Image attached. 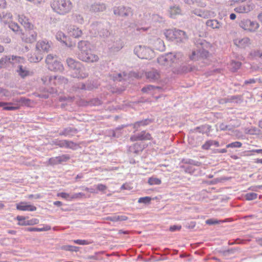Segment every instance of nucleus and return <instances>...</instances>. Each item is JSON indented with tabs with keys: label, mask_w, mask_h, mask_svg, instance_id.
<instances>
[{
	"label": "nucleus",
	"mask_w": 262,
	"mask_h": 262,
	"mask_svg": "<svg viewBox=\"0 0 262 262\" xmlns=\"http://www.w3.org/2000/svg\"><path fill=\"white\" fill-rule=\"evenodd\" d=\"M78 48L79 51L77 57L80 60L86 62H95L98 61L99 57L92 51L89 42L85 40L80 41L78 43Z\"/></svg>",
	"instance_id": "obj_1"
},
{
	"label": "nucleus",
	"mask_w": 262,
	"mask_h": 262,
	"mask_svg": "<svg viewBox=\"0 0 262 262\" xmlns=\"http://www.w3.org/2000/svg\"><path fill=\"white\" fill-rule=\"evenodd\" d=\"M184 56L181 52L168 53L159 57L158 62L161 66L171 67L173 64H178L183 60Z\"/></svg>",
	"instance_id": "obj_2"
},
{
	"label": "nucleus",
	"mask_w": 262,
	"mask_h": 262,
	"mask_svg": "<svg viewBox=\"0 0 262 262\" xmlns=\"http://www.w3.org/2000/svg\"><path fill=\"white\" fill-rule=\"evenodd\" d=\"M68 67L72 70L71 76L74 78L83 79L88 76L85 68L79 61L69 57L66 60Z\"/></svg>",
	"instance_id": "obj_3"
},
{
	"label": "nucleus",
	"mask_w": 262,
	"mask_h": 262,
	"mask_svg": "<svg viewBox=\"0 0 262 262\" xmlns=\"http://www.w3.org/2000/svg\"><path fill=\"white\" fill-rule=\"evenodd\" d=\"M53 11L60 15H65L69 13L73 8L71 0H53L51 3Z\"/></svg>",
	"instance_id": "obj_4"
},
{
	"label": "nucleus",
	"mask_w": 262,
	"mask_h": 262,
	"mask_svg": "<svg viewBox=\"0 0 262 262\" xmlns=\"http://www.w3.org/2000/svg\"><path fill=\"white\" fill-rule=\"evenodd\" d=\"M164 35L167 39L177 42H183L187 39V35L184 31L176 29L166 30Z\"/></svg>",
	"instance_id": "obj_5"
},
{
	"label": "nucleus",
	"mask_w": 262,
	"mask_h": 262,
	"mask_svg": "<svg viewBox=\"0 0 262 262\" xmlns=\"http://www.w3.org/2000/svg\"><path fill=\"white\" fill-rule=\"evenodd\" d=\"M46 62L48 69L51 71L62 72L64 69L63 66L61 63L59 59L56 55L52 54L48 55L46 59Z\"/></svg>",
	"instance_id": "obj_6"
},
{
	"label": "nucleus",
	"mask_w": 262,
	"mask_h": 262,
	"mask_svg": "<svg viewBox=\"0 0 262 262\" xmlns=\"http://www.w3.org/2000/svg\"><path fill=\"white\" fill-rule=\"evenodd\" d=\"M134 53L142 59H151L155 56L154 50L145 46H137L134 49Z\"/></svg>",
	"instance_id": "obj_7"
},
{
	"label": "nucleus",
	"mask_w": 262,
	"mask_h": 262,
	"mask_svg": "<svg viewBox=\"0 0 262 262\" xmlns=\"http://www.w3.org/2000/svg\"><path fill=\"white\" fill-rule=\"evenodd\" d=\"M25 29V31L21 33V40L26 43H32L36 41L37 33L34 26L32 25V27H29Z\"/></svg>",
	"instance_id": "obj_8"
},
{
	"label": "nucleus",
	"mask_w": 262,
	"mask_h": 262,
	"mask_svg": "<svg viewBox=\"0 0 262 262\" xmlns=\"http://www.w3.org/2000/svg\"><path fill=\"white\" fill-rule=\"evenodd\" d=\"M24 62V58L20 56H12V57H10L9 56H6L0 59V68H6L10 63L14 64L16 63H23Z\"/></svg>",
	"instance_id": "obj_9"
},
{
	"label": "nucleus",
	"mask_w": 262,
	"mask_h": 262,
	"mask_svg": "<svg viewBox=\"0 0 262 262\" xmlns=\"http://www.w3.org/2000/svg\"><path fill=\"white\" fill-rule=\"evenodd\" d=\"M239 26L244 30L254 32L259 28V24L256 21H252L249 19H243L239 23Z\"/></svg>",
	"instance_id": "obj_10"
},
{
	"label": "nucleus",
	"mask_w": 262,
	"mask_h": 262,
	"mask_svg": "<svg viewBox=\"0 0 262 262\" xmlns=\"http://www.w3.org/2000/svg\"><path fill=\"white\" fill-rule=\"evenodd\" d=\"M113 12L115 15L123 17H129L133 14L132 9L129 7L124 6L114 7Z\"/></svg>",
	"instance_id": "obj_11"
},
{
	"label": "nucleus",
	"mask_w": 262,
	"mask_h": 262,
	"mask_svg": "<svg viewBox=\"0 0 262 262\" xmlns=\"http://www.w3.org/2000/svg\"><path fill=\"white\" fill-rule=\"evenodd\" d=\"M254 4L250 0L246 4H243L236 7L234 10L238 13H248L254 8Z\"/></svg>",
	"instance_id": "obj_12"
},
{
	"label": "nucleus",
	"mask_w": 262,
	"mask_h": 262,
	"mask_svg": "<svg viewBox=\"0 0 262 262\" xmlns=\"http://www.w3.org/2000/svg\"><path fill=\"white\" fill-rule=\"evenodd\" d=\"M51 42L47 40L38 41L36 45V51L41 53L48 52L51 48Z\"/></svg>",
	"instance_id": "obj_13"
},
{
	"label": "nucleus",
	"mask_w": 262,
	"mask_h": 262,
	"mask_svg": "<svg viewBox=\"0 0 262 262\" xmlns=\"http://www.w3.org/2000/svg\"><path fill=\"white\" fill-rule=\"evenodd\" d=\"M55 145L61 148H66L70 149H75L77 147V144L71 141L67 140H56L54 141Z\"/></svg>",
	"instance_id": "obj_14"
},
{
	"label": "nucleus",
	"mask_w": 262,
	"mask_h": 262,
	"mask_svg": "<svg viewBox=\"0 0 262 262\" xmlns=\"http://www.w3.org/2000/svg\"><path fill=\"white\" fill-rule=\"evenodd\" d=\"M13 15L9 11L0 12V23L5 25H8L12 20Z\"/></svg>",
	"instance_id": "obj_15"
},
{
	"label": "nucleus",
	"mask_w": 262,
	"mask_h": 262,
	"mask_svg": "<svg viewBox=\"0 0 262 262\" xmlns=\"http://www.w3.org/2000/svg\"><path fill=\"white\" fill-rule=\"evenodd\" d=\"M192 13L204 18L214 17L216 15L213 11L201 9H195L193 10Z\"/></svg>",
	"instance_id": "obj_16"
},
{
	"label": "nucleus",
	"mask_w": 262,
	"mask_h": 262,
	"mask_svg": "<svg viewBox=\"0 0 262 262\" xmlns=\"http://www.w3.org/2000/svg\"><path fill=\"white\" fill-rule=\"evenodd\" d=\"M16 209L21 211H34L37 208L35 206L29 204L27 202H21L16 204Z\"/></svg>",
	"instance_id": "obj_17"
},
{
	"label": "nucleus",
	"mask_w": 262,
	"mask_h": 262,
	"mask_svg": "<svg viewBox=\"0 0 262 262\" xmlns=\"http://www.w3.org/2000/svg\"><path fill=\"white\" fill-rule=\"evenodd\" d=\"M233 42L235 46L241 48H245L250 44V40L248 37L237 38L234 39Z\"/></svg>",
	"instance_id": "obj_18"
},
{
	"label": "nucleus",
	"mask_w": 262,
	"mask_h": 262,
	"mask_svg": "<svg viewBox=\"0 0 262 262\" xmlns=\"http://www.w3.org/2000/svg\"><path fill=\"white\" fill-rule=\"evenodd\" d=\"M69 35L74 38H79L82 35V30L77 26H72L68 28Z\"/></svg>",
	"instance_id": "obj_19"
},
{
	"label": "nucleus",
	"mask_w": 262,
	"mask_h": 262,
	"mask_svg": "<svg viewBox=\"0 0 262 262\" xmlns=\"http://www.w3.org/2000/svg\"><path fill=\"white\" fill-rule=\"evenodd\" d=\"M41 80L44 84L51 87L52 89L56 87V85L57 84L56 82V76H46L43 77Z\"/></svg>",
	"instance_id": "obj_20"
},
{
	"label": "nucleus",
	"mask_w": 262,
	"mask_h": 262,
	"mask_svg": "<svg viewBox=\"0 0 262 262\" xmlns=\"http://www.w3.org/2000/svg\"><path fill=\"white\" fill-rule=\"evenodd\" d=\"M101 27L102 25L98 22L96 21L92 23L90 27V33L93 36H97L98 35L101 36V32L99 31L100 29L102 28Z\"/></svg>",
	"instance_id": "obj_21"
},
{
	"label": "nucleus",
	"mask_w": 262,
	"mask_h": 262,
	"mask_svg": "<svg viewBox=\"0 0 262 262\" xmlns=\"http://www.w3.org/2000/svg\"><path fill=\"white\" fill-rule=\"evenodd\" d=\"M161 89L159 87H156L151 85H148L142 89V91L144 93H147L154 96L156 94L160 92Z\"/></svg>",
	"instance_id": "obj_22"
},
{
	"label": "nucleus",
	"mask_w": 262,
	"mask_h": 262,
	"mask_svg": "<svg viewBox=\"0 0 262 262\" xmlns=\"http://www.w3.org/2000/svg\"><path fill=\"white\" fill-rule=\"evenodd\" d=\"M18 22L25 28L32 27L33 25L30 21V19L24 14H20L17 15Z\"/></svg>",
	"instance_id": "obj_23"
},
{
	"label": "nucleus",
	"mask_w": 262,
	"mask_h": 262,
	"mask_svg": "<svg viewBox=\"0 0 262 262\" xmlns=\"http://www.w3.org/2000/svg\"><path fill=\"white\" fill-rule=\"evenodd\" d=\"M69 159V157L67 155H62L50 158L49 160V164L52 165H56L61 163L62 162H66Z\"/></svg>",
	"instance_id": "obj_24"
},
{
	"label": "nucleus",
	"mask_w": 262,
	"mask_h": 262,
	"mask_svg": "<svg viewBox=\"0 0 262 262\" xmlns=\"http://www.w3.org/2000/svg\"><path fill=\"white\" fill-rule=\"evenodd\" d=\"M16 71L21 78H25L32 74V73L27 67L21 64L18 66Z\"/></svg>",
	"instance_id": "obj_25"
},
{
	"label": "nucleus",
	"mask_w": 262,
	"mask_h": 262,
	"mask_svg": "<svg viewBox=\"0 0 262 262\" xmlns=\"http://www.w3.org/2000/svg\"><path fill=\"white\" fill-rule=\"evenodd\" d=\"M106 9V6L104 3H94L92 4L90 8V11L92 12H99L104 11Z\"/></svg>",
	"instance_id": "obj_26"
},
{
	"label": "nucleus",
	"mask_w": 262,
	"mask_h": 262,
	"mask_svg": "<svg viewBox=\"0 0 262 262\" xmlns=\"http://www.w3.org/2000/svg\"><path fill=\"white\" fill-rule=\"evenodd\" d=\"M206 25L212 29H219L222 27V24L217 20L213 19L207 20L206 21Z\"/></svg>",
	"instance_id": "obj_27"
},
{
	"label": "nucleus",
	"mask_w": 262,
	"mask_h": 262,
	"mask_svg": "<svg viewBox=\"0 0 262 262\" xmlns=\"http://www.w3.org/2000/svg\"><path fill=\"white\" fill-rule=\"evenodd\" d=\"M55 37L57 40L60 41L61 43L64 44L66 46L71 47L72 46L67 42V36L65 34L61 31H58Z\"/></svg>",
	"instance_id": "obj_28"
},
{
	"label": "nucleus",
	"mask_w": 262,
	"mask_h": 262,
	"mask_svg": "<svg viewBox=\"0 0 262 262\" xmlns=\"http://www.w3.org/2000/svg\"><path fill=\"white\" fill-rule=\"evenodd\" d=\"M146 76L150 81L158 80L160 77V73L156 70L154 69L146 72Z\"/></svg>",
	"instance_id": "obj_29"
},
{
	"label": "nucleus",
	"mask_w": 262,
	"mask_h": 262,
	"mask_svg": "<svg viewBox=\"0 0 262 262\" xmlns=\"http://www.w3.org/2000/svg\"><path fill=\"white\" fill-rule=\"evenodd\" d=\"M77 133V129L72 127H67L60 132L59 135L66 137H71Z\"/></svg>",
	"instance_id": "obj_30"
},
{
	"label": "nucleus",
	"mask_w": 262,
	"mask_h": 262,
	"mask_svg": "<svg viewBox=\"0 0 262 262\" xmlns=\"http://www.w3.org/2000/svg\"><path fill=\"white\" fill-rule=\"evenodd\" d=\"M197 70V68L195 66L190 64H183L181 66L179 70L180 73H186L191 71Z\"/></svg>",
	"instance_id": "obj_31"
},
{
	"label": "nucleus",
	"mask_w": 262,
	"mask_h": 262,
	"mask_svg": "<svg viewBox=\"0 0 262 262\" xmlns=\"http://www.w3.org/2000/svg\"><path fill=\"white\" fill-rule=\"evenodd\" d=\"M153 45L155 49L157 50L163 51L165 49L164 41L160 38H157L155 40L153 43Z\"/></svg>",
	"instance_id": "obj_32"
},
{
	"label": "nucleus",
	"mask_w": 262,
	"mask_h": 262,
	"mask_svg": "<svg viewBox=\"0 0 262 262\" xmlns=\"http://www.w3.org/2000/svg\"><path fill=\"white\" fill-rule=\"evenodd\" d=\"M28 58L31 62H38L43 58V55L41 53L36 51L34 55H28Z\"/></svg>",
	"instance_id": "obj_33"
},
{
	"label": "nucleus",
	"mask_w": 262,
	"mask_h": 262,
	"mask_svg": "<svg viewBox=\"0 0 262 262\" xmlns=\"http://www.w3.org/2000/svg\"><path fill=\"white\" fill-rule=\"evenodd\" d=\"M51 229V227L48 225H43L42 228L29 227L25 229V230L29 232H41L48 231Z\"/></svg>",
	"instance_id": "obj_34"
},
{
	"label": "nucleus",
	"mask_w": 262,
	"mask_h": 262,
	"mask_svg": "<svg viewBox=\"0 0 262 262\" xmlns=\"http://www.w3.org/2000/svg\"><path fill=\"white\" fill-rule=\"evenodd\" d=\"M151 122V120L150 119H146L145 120H143L140 121L136 122L133 125V127L136 130L138 129L140 126H143L147 125Z\"/></svg>",
	"instance_id": "obj_35"
},
{
	"label": "nucleus",
	"mask_w": 262,
	"mask_h": 262,
	"mask_svg": "<svg viewBox=\"0 0 262 262\" xmlns=\"http://www.w3.org/2000/svg\"><path fill=\"white\" fill-rule=\"evenodd\" d=\"M56 82L57 83L56 87L59 88L68 83V79L62 76H56Z\"/></svg>",
	"instance_id": "obj_36"
},
{
	"label": "nucleus",
	"mask_w": 262,
	"mask_h": 262,
	"mask_svg": "<svg viewBox=\"0 0 262 262\" xmlns=\"http://www.w3.org/2000/svg\"><path fill=\"white\" fill-rule=\"evenodd\" d=\"M127 217L125 216H119V215H113L107 216L106 218V220L111 221L114 222L118 221H122L126 220Z\"/></svg>",
	"instance_id": "obj_37"
},
{
	"label": "nucleus",
	"mask_w": 262,
	"mask_h": 262,
	"mask_svg": "<svg viewBox=\"0 0 262 262\" xmlns=\"http://www.w3.org/2000/svg\"><path fill=\"white\" fill-rule=\"evenodd\" d=\"M138 138L139 140H149L151 139L150 134L145 131H142L138 134Z\"/></svg>",
	"instance_id": "obj_38"
},
{
	"label": "nucleus",
	"mask_w": 262,
	"mask_h": 262,
	"mask_svg": "<svg viewBox=\"0 0 262 262\" xmlns=\"http://www.w3.org/2000/svg\"><path fill=\"white\" fill-rule=\"evenodd\" d=\"M169 14L171 17H174L177 14H179L181 12V10L178 6H172L170 8Z\"/></svg>",
	"instance_id": "obj_39"
},
{
	"label": "nucleus",
	"mask_w": 262,
	"mask_h": 262,
	"mask_svg": "<svg viewBox=\"0 0 262 262\" xmlns=\"http://www.w3.org/2000/svg\"><path fill=\"white\" fill-rule=\"evenodd\" d=\"M8 25L9 28L15 32L19 33L21 31L19 25L16 23L13 22L12 20L8 24Z\"/></svg>",
	"instance_id": "obj_40"
},
{
	"label": "nucleus",
	"mask_w": 262,
	"mask_h": 262,
	"mask_svg": "<svg viewBox=\"0 0 262 262\" xmlns=\"http://www.w3.org/2000/svg\"><path fill=\"white\" fill-rule=\"evenodd\" d=\"M241 66V62L232 60L230 64L229 68L233 72H235L239 69Z\"/></svg>",
	"instance_id": "obj_41"
},
{
	"label": "nucleus",
	"mask_w": 262,
	"mask_h": 262,
	"mask_svg": "<svg viewBox=\"0 0 262 262\" xmlns=\"http://www.w3.org/2000/svg\"><path fill=\"white\" fill-rule=\"evenodd\" d=\"M148 183L150 185H158L161 184V180L157 178L152 177L148 179Z\"/></svg>",
	"instance_id": "obj_42"
},
{
	"label": "nucleus",
	"mask_w": 262,
	"mask_h": 262,
	"mask_svg": "<svg viewBox=\"0 0 262 262\" xmlns=\"http://www.w3.org/2000/svg\"><path fill=\"white\" fill-rule=\"evenodd\" d=\"M73 243L79 245H88L92 244L93 242L92 240L76 239L73 241Z\"/></svg>",
	"instance_id": "obj_43"
},
{
	"label": "nucleus",
	"mask_w": 262,
	"mask_h": 262,
	"mask_svg": "<svg viewBox=\"0 0 262 262\" xmlns=\"http://www.w3.org/2000/svg\"><path fill=\"white\" fill-rule=\"evenodd\" d=\"M14 95V93L13 92H9L7 90L3 89L0 88V96H5V97H11L12 96Z\"/></svg>",
	"instance_id": "obj_44"
},
{
	"label": "nucleus",
	"mask_w": 262,
	"mask_h": 262,
	"mask_svg": "<svg viewBox=\"0 0 262 262\" xmlns=\"http://www.w3.org/2000/svg\"><path fill=\"white\" fill-rule=\"evenodd\" d=\"M257 194L254 192H249L245 194L244 197L246 200L251 201L255 200L257 197Z\"/></svg>",
	"instance_id": "obj_45"
},
{
	"label": "nucleus",
	"mask_w": 262,
	"mask_h": 262,
	"mask_svg": "<svg viewBox=\"0 0 262 262\" xmlns=\"http://www.w3.org/2000/svg\"><path fill=\"white\" fill-rule=\"evenodd\" d=\"M57 196L58 197H61L67 201H71V194L66 192H59L57 194Z\"/></svg>",
	"instance_id": "obj_46"
},
{
	"label": "nucleus",
	"mask_w": 262,
	"mask_h": 262,
	"mask_svg": "<svg viewBox=\"0 0 262 262\" xmlns=\"http://www.w3.org/2000/svg\"><path fill=\"white\" fill-rule=\"evenodd\" d=\"M224 222L223 220H217L214 219H210L206 221V223L208 225H214Z\"/></svg>",
	"instance_id": "obj_47"
},
{
	"label": "nucleus",
	"mask_w": 262,
	"mask_h": 262,
	"mask_svg": "<svg viewBox=\"0 0 262 262\" xmlns=\"http://www.w3.org/2000/svg\"><path fill=\"white\" fill-rule=\"evenodd\" d=\"M242 145L241 142L238 141L234 142L226 145L227 148H239Z\"/></svg>",
	"instance_id": "obj_48"
},
{
	"label": "nucleus",
	"mask_w": 262,
	"mask_h": 262,
	"mask_svg": "<svg viewBox=\"0 0 262 262\" xmlns=\"http://www.w3.org/2000/svg\"><path fill=\"white\" fill-rule=\"evenodd\" d=\"M14 104L12 103L11 105H6L3 106V110L6 111H15L18 109L19 107L15 105L14 106H12Z\"/></svg>",
	"instance_id": "obj_49"
},
{
	"label": "nucleus",
	"mask_w": 262,
	"mask_h": 262,
	"mask_svg": "<svg viewBox=\"0 0 262 262\" xmlns=\"http://www.w3.org/2000/svg\"><path fill=\"white\" fill-rule=\"evenodd\" d=\"M151 198L149 196H145L139 199L138 202L139 203L148 204L151 201Z\"/></svg>",
	"instance_id": "obj_50"
},
{
	"label": "nucleus",
	"mask_w": 262,
	"mask_h": 262,
	"mask_svg": "<svg viewBox=\"0 0 262 262\" xmlns=\"http://www.w3.org/2000/svg\"><path fill=\"white\" fill-rule=\"evenodd\" d=\"M18 221V224L20 226H27V224H24L27 223V221H26V217L23 216H17L16 217Z\"/></svg>",
	"instance_id": "obj_51"
},
{
	"label": "nucleus",
	"mask_w": 262,
	"mask_h": 262,
	"mask_svg": "<svg viewBox=\"0 0 262 262\" xmlns=\"http://www.w3.org/2000/svg\"><path fill=\"white\" fill-rule=\"evenodd\" d=\"M94 187L96 188L98 192H104L107 189L106 186L102 184H99L98 185H94Z\"/></svg>",
	"instance_id": "obj_52"
},
{
	"label": "nucleus",
	"mask_w": 262,
	"mask_h": 262,
	"mask_svg": "<svg viewBox=\"0 0 262 262\" xmlns=\"http://www.w3.org/2000/svg\"><path fill=\"white\" fill-rule=\"evenodd\" d=\"M65 250L70 251L77 252L79 251V247L74 246H65L63 248Z\"/></svg>",
	"instance_id": "obj_53"
},
{
	"label": "nucleus",
	"mask_w": 262,
	"mask_h": 262,
	"mask_svg": "<svg viewBox=\"0 0 262 262\" xmlns=\"http://www.w3.org/2000/svg\"><path fill=\"white\" fill-rule=\"evenodd\" d=\"M184 168L185 172L190 174H193L195 171V169L192 166H188L184 167Z\"/></svg>",
	"instance_id": "obj_54"
},
{
	"label": "nucleus",
	"mask_w": 262,
	"mask_h": 262,
	"mask_svg": "<svg viewBox=\"0 0 262 262\" xmlns=\"http://www.w3.org/2000/svg\"><path fill=\"white\" fill-rule=\"evenodd\" d=\"M84 196V194L81 192L75 193L71 194V201L81 198Z\"/></svg>",
	"instance_id": "obj_55"
},
{
	"label": "nucleus",
	"mask_w": 262,
	"mask_h": 262,
	"mask_svg": "<svg viewBox=\"0 0 262 262\" xmlns=\"http://www.w3.org/2000/svg\"><path fill=\"white\" fill-rule=\"evenodd\" d=\"M75 21L80 24H82L84 23V19L82 15L80 14L75 15Z\"/></svg>",
	"instance_id": "obj_56"
},
{
	"label": "nucleus",
	"mask_w": 262,
	"mask_h": 262,
	"mask_svg": "<svg viewBox=\"0 0 262 262\" xmlns=\"http://www.w3.org/2000/svg\"><path fill=\"white\" fill-rule=\"evenodd\" d=\"M250 55L254 57H259L262 58V52L258 50L254 51L250 53Z\"/></svg>",
	"instance_id": "obj_57"
},
{
	"label": "nucleus",
	"mask_w": 262,
	"mask_h": 262,
	"mask_svg": "<svg viewBox=\"0 0 262 262\" xmlns=\"http://www.w3.org/2000/svg\"><path fill=\"white\" fill-rule=\"evenodd\" d=\"M39 223L38 220L36 219H32L30 220H28L27 223H24V224H27V225H34L37 224Z\"/></svg>",
	"instance_id": "obj_58"
},
{
	"label": "nucleus",
	"mask_w": 262,
	"mask_h": 262,
	"mask_svg": "<svg viewBox=\"0 0 262 262\" xmlns=\"http://www.w3.org/2000/svg\"><path fill=\"white\" fill-rule=\"evenodd\" d=\"M212 145V140L206 141L203 145L202 148L204 149H208L209 147Z\"/></svg>",
	"instance_id": "obj_59"
},
{
	"label": "nucleus",
	"mask_w": 262,
	"mask_h": 262,
	"mask_svg": "<svg viewBox=\"0 0 262 262\" xmlns=\"http://www.w3.org/2000/svg\"><path fill=\"white\" fill-rule=\"evenodd\" d=\"M182 228L181 225H173L170 227L169 230L171 232L180 230Z\"/></svg>",
	"instance_id": "obj_60"
},
{
	"label": "nucleus",
	"mask_w": 262,
	"mask_h": 262,
	"mask_svg": "<svg viewBox=\"0 0 262 262\" xmlns=\"http://www.w3.org/2000/svg\"><path fill=\"white\" fill-rule=\"evenodd\" d=\"M247 133L251 135H254L258 134V130L255 127H252L250 128Z\"/></svg>",
	"instance_id": "obj_61"
},
{
	"label": "nucleus",
	"mask_w": 262,
	"mask_h": 262,
	"mask_svg": "<svg viewBox=\"0 0 262 262\" xmlns=\"http://www.w3.org/2000/svg\"><path fill=\"white\" fill-rule=\"evenodd\" d=\"M133 188V187L131 186L130 184L125 183L122 185L121 189H126V190H131Z\"/></svg>",
	"instance_id": "obj_62"
},
{
	"label": "nucleus",
	"mask_w": 262,
	"mask_h": 262,
	"mask_svg": "<svg viewBox=\"0 0 262 262\" xmlns=\"http://www.w3.org/2000/svg\"><path fill=\"white\" fill-rule=\"evenodd\" d=\"M114 80H119L121 81L122 79V74H117L116 76H113Z\"/></svg>",
	"instance_id": "obj_63"
},
{
	"label": "nucleus",
	"mask_w": 262,
	"mask_h": 262,
	"mask_svg": "<svg viewBox=\"0 0 262 262\" xmlns=\"http://www.w3.org/2000/svg\"><path fill=\"white\" fill-rule=\"evenodd\" d=\"M7 7V2L6 0H0V8L5 9Z\"/></svg>",
	"instance_id": "obj_64"
}]
</instances>
